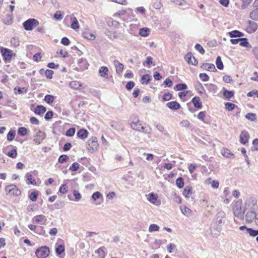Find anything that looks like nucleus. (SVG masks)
<instances>
[{
	"instance_id": "obj_55",
	"label": "nucleus",
	"mask_w": 258,
	"mask_h": 258,
	"mask_svg": "<svg viewBox=\"0 0 258 258\" xmlns=\"http://www.w3.org/2000/svg\"><path fill=\"white\" fill-rule=\"evenodd\" d=\"M80 167V164L77 162H75L70 167L69 170L71 171H76Z\"/></svg>"
},
{
	"instance_id": "obj_38",
	"label": "nucleus",
	"mask_w": 258,
	"mask_h": 258,
	"mask_svg": "<svg viewBox=\"0 0 258 258\" xmlns=\"http://www.w3.org/2000/svg\"><path fill=\"white\" fill-rule=\"evenodd\" d=\"M216 64L218 69L222 70L223 69L224 66L220 56H219L217 57Z\"/></svg>"
},
{
	"instance_id": "obj_20",
	"label": "nucleus",
	"mask_w": 258,
	"mask_h": 258,
	"mask_svg": "<svg viewBox=\"0 0 258 258\" xmlns=\"http://www.w3.org/2000/svg\"><path fill=\"white\" fill-rule=\"evenodd\" d=\"M167 106L170 109L176 110L180 108L179 103L176 101H171L167 103Z\"/></svg>"
},
{
	"instance_id": "obj_5",
	"label": "nucleus",
	"mask_w": 258,
	"mask_h": 258,
	"mask_svg": "<svg viewBox=\"0 0 258 258\" xmlns=\"http://www.w3.org/2000/svg\"><path fill=\"white\" fill-rule=\"evenodd\" d=\"M39 25V21L34 18L29 19L23 23V26L26 31H31Z\"/></svg>"
},
{
	"instance_id": "obj_58",
	"label": "nucleus",
	"mask_w": 258,
	"mask_h": 258,
	"mask_svg": "<svg viewBox=\"0 0 258 258\" xmlns=\"http://www.w3.org/2000/svg\"><path fill=\"white\" fill-rule=\"evenodd\" d=\"M105 33L110 39L113 40L114 39L115 31L112 32L110 30H106Z\"/></svg>"
},
{
	"instance_id": "obj_7",
	"label": "nucleus",
	"mask_w": 258,
	"mask_h": 258,
	"mask_svg": "<svg viewBox=\"0 0 258 258\" xmlns=\"http://www.w3.org/2000/svg\"><path fill=\"white\" fill-rule=\"evenodd\" d=\"M7 195L11 196H18L21 194V190L14 184H10L5 188Z\"/></svg>"
},
{
	"instance_id": "obj_24",
	"label": "nucleus",
	"mask_w": 258,
	"mask_h": 258,
	"mask_svg": "<svg viewBox=\"0 0 258 258\" xmlns=\"http://www.w3.org/2000/svg\"><path fill=\"white\" fill-rule=\"evenodd\" d=\"M88 132L85 129L80 130L77 133L78 137L82 140H85L88 137Z\"/></svg>"
},
{
	"instance_id": "obj_60",
	"label": "nucleus",
	"mask_w": 258,
	"mask_h": 258,
	"mask_svg": "<svg viewBox=\"0 0 258 258\" xmlns=\"http://www.w3.org/2000/svg\"><path fill=\"white\" fill-rule=\"evenodd\" d=\"M75 133V128H70L66 132V135L68 137H72L74 135Z\"/></svg>"
},
{
	"instance_id": "obj_23",
	"label": "nucleus",
	"mask_w": 258,
	"mask_h": 258,
	"mask_svg": "<svg viewBox=\"0 0 258 258\" xmlns=\"http://www.w3.org/2000/svg\"><path fill=\"white\" fill-rule=\"evenodd\" d=\"M46 111L45 107L42 105H37L34 109V112L35 114L41 115L44 113Z\"/></svg>"
},
{
	"instance_id": "obj_12",
	"label": "nucleus",
	"mask_w": 258,
	"mask_h": 258,
	"mask_svg": "<svg viewBox=\"0 0 258 258\" xmlns=\"http://www.w3.org/2000/svg\"><path fill=\"white\" fill-rule=\"evenodd\" d=\"M46 136L44 132L39 131L37 133V134L34 137L33 141L36 144H40L43 141V140L45 138Z\"/></svg>"
},
{
	"instance_id": "obj_11",
	"label": "nucleus",
	"mask_w": 258,
	"mask_h": 258,
	"mask_svg": "<svg viewBox=\"0 0 258 258\" xmlns=\"http://www.w3.org/2000/svg\"><path fill=\"white\" fill-rule=\"evenodd\" d=\"M257 29V25L256 23L251 21H248L246 27V31L247 33L251 34L254 32Z\"/></svg>"
},
{
	"instance_id": "obj_42",
	"label": "nucleus",
	"mask_w": 258,
	"mask_h": 258,
	"mask_svg": "<svg viewBox=\"0 0 258 258\" xmlns=\"http://www.w3.org/2000/svg\"><path fill=\"white\" fill-rule=\"evenodd\" d=\"M15 131L14 130H11L7 135V140L9 141H13L15 137Z\"/></svg>"
},
{
	"instance_id": "obj_36",
	"label": "nucleus",
	"mask_w": 258,
	"mask_h": 258,
	"mask_svg": "<svg viewBox=\"0 0 258 258\" xmlns=\"http://www.w3.org/2000/svg\"><path fill=\"white\" fill-rule=\"evenodd\" d=\"M151 79V76L149 75H145L142 77L141 83L142 84H147Z\"/></svg>"
},
{
	"instance_id": "obj_52",
	"label": "nucleus",
	"mask_w": 258,
	"mask_h": 258,
	"mask_svg": "<svg viewBox=\"0 0 258 258\" xmlns=\"http://www.w3.org/2000/svg\"><path fill=\"white\" fill-rule=\"evenodd\" d=\"M225 108L228 111H232L235 107V105L233 103L227 102L225 104Z\"/></svg>"
},
{
	"instance_id": "obj_53",
	"label": "nucleus",
	"mask_w": 258,
	"mask_h": 258,
	"mask_svg": "<svg viewBox=\"0 0 258 258\" xmlns=\"http://www.w3.org/2000/svg\"><path fill=\"white\" fill-rule=\"evenodd\" d=\"M246 118L251 121H254L256 119V114L253 113H248L245 116Z\"/></svg>"
},
{
	"instance_id": "obj_41",
	"label": "nucleus",
	"mask_w": 258,
	"mask_h": 258,
	"mask_svg": "<svg viewBox=\"0 0 258 258\" xmlns=\"http://www.w3.org/2000/svg\"><path fill=\"white\" fill-rule=\"evenodd\" d=\"M54 97L51 95H46L44 99V100L48 104L52 103L54 101Z\"/></svg>"
},
{
	"instance_id": "obj_49",
	"label": "nucleus",
	"mask_w": 258,
	"mask_h": 258,
	"mask_svg": "<svg viewBox=\"0 0 258 258\" xmlns=\"http://www.w3.org/2000/svg\"><path fill=\"white\" fill-rule=\"evenodd\" d=\"M69 159V157L66 155H62L59 156L58 161L60 163H63L67 162Z\"/></svg>"
},
{
	"instance_id": "obj_34",
	"label": "nucleus",
	"mask_w": 258,
	"mask_h": 258,
	"mask_svg": "<svg viewBox=\"0 0 258 258\" xmlns=\"http://www.w3.org/2000/svg\"><path fill=\"white\" fill-rule=\"evenodd\" d=\"M150 29L147 28H143L140 30L139 34L142 37H147L150 34Z\"/></svg>"
},
{
	"instance_id": "obj_50",
	"label": "nucleus",
	"mask_w": 258,
	"mask_h": 258,
	"mask_svg": "<svg viewBox=\"0 0 258 258\" xmlns=\"http://www.w3.org/2000/svg\"><path fill=\"white\" fill-rule=\"evenodd\" d=\"M176 184L179 188L183 187L184 182L183 178L181 177L178 178L176 180Z\"/></svg>"
},
{
	"instance_id": "obj_19",
	"label": "nucleus",
	"mask_w": 258,
	"mask_h": 258,
	"mask_svg": "<svg viewBox=\"0 0 258 258\" xmlns=\"http://www.w3.org/2000/svg\"><path fill=\"white\" fill-rule=\"evenodd\" d=\"M158 198L157 194L151 192L148 195L147 200L152 204L157 205V200Z\"/></svg>"
},
{
	"instance_id": "obj_29",
	"label": "nucleus",
	"mask_w": 258,
	"mask_h": 258,
	"mask_svg": "<svg viewBox=\"0 0 258 258\" xmlns=\"http://www.w3.org/2000/svg\"><path fill=\"white\" fill-rule=\"evenodd\" d=\"M70 86L73 89H80L82 86L81 83L77 81H73L70 83Z\"/></svg>"
},
{
	"instance_id": "obj_6",
	"label": "nucleus",
	"mask_w": 258,
	"mask_h": 258,
	"mask_svg": "<svg viewBox=\"0 0 258 258\" xmlns=\"http://www.w3.org/2000/svg\"><path fill=\"white\" fill-rule=\"evenodd\" d=\"M49 248L46 246H41L37 249L35 251L36 255L38 258H46L49 255Z\"/></svg>"
},
{
	"instance_id": "obj_63",
	"label": "nucleus",
	"mask_w": 258,
	"mask_h": 258,
	"mask_svg": "<svg viewBox=\"0 0 258 258\" xmlns=\"http://www.w3.org/2000/svg\"><path fill=\"white\" fill-rule=\"evenodd\" d=\"M101 196L102 195L100 192H99V191H96L92 195V199L94 201H96L97 199H99Z\"/></svg>"
},
{
	"instance_id": "obj_8",
	"label": "nucleus",
	"mask_w": 258,
	"mask_h": 258,
	"mask_svg": "<svg viewBox=\"0 0 258 258\" xmlns=\"http://www.w3.org/2000/svg\"><path fill=\"white\" fill-rule=\"evenodd\" d=\"M257 214L254 210L248 211L245 216V220L246 224L253 223L256 219Z\"/></svg>"
},
{
	"instance_id": "obj_39",
	"label": "nucleus",
	"mask_w": 258,
	"mask_h": 258,
	"mask_svg": "<svg viewBox=\"0 0 258 258\" xmlns=\"http://www.w3.org/2000/svg\"><path fill=\"white\" fill-rule=\"evenodd\" d=\"M65 250L64 246L63 245H59L55 248V252L57 255L62 253Z\"/></svg>"
},
{
	"instance_id": "obj_45",
	"label": "nucleus",
	"mask_w": 258,
	"mask_h": 258,
	"mask_svg": "<svg viewBox=\"0 0 258 258\" xmlns=\"http://www.w3.org/2000/svg\"><path fill=\"white\" fill-rule=\"evenodd\" d=\"M11 43L14 46L17 47L20 45V41L18 37H14L11 40Z\"/></svg>"
},
{
	"instance_id": "obj_9",
	"label": "nucleus",
	"mask_w": 258,
	"mask_h": 258,
	"mask_svg": "<svg viewBox=\"0 0 258 258\" xmlns=\"http://www.w3.org/2000/svg\"><path fill=\"white\" fill-rule=\"evenodd\" d=\"M1 52L5 61H10L15 54L11 49L1 47Z\"/></svg>"
},
{
	"instance_id": "obj_4",
	"label": "nucleus",
	"mask_w": 258,
	"mask_h": 258,
	"mask_svg": "<svg viewBox=\"0 0 258 258\" xmlns=\"http://www.w3.org/2000/svg\"><path fill=\"white\" fill-rule=\"evenodd\" d=\"M99 144L96 137H91L87 142V148L90 153H94L98 150Z\"/></svg>"
},
{
	"instance_id": "obj_17",
	"label": "nucleus",
	"mask_w": 258,
	"mask_h": 258,
	"mask_svg": "<svg viewBox=\"0 0 258 258\" xmlns=\"http://www.w3.org/2000/svg\"><path fill=\"white\" fill-rule=\"evenodd\" d=\"M222 228L216 226H214V224H212L211 226V234L213 236L217 237L219 236Z\"/></svg>"
},
{
	"instance_id": "obj_30",
	"label": "nucleus",
	"mask_w": 258,
	"mask_h": 258,
	"mask_svg": "<svg viewBox=\"0 0 258 258\" xmlns=\"http://www.w3.org/2000/svg\"><path fill=\"white\" fill-rule=\"evenodd\" d=\"M202 67L204 69L211 72H215L216 70L214 64L212 63H204Z\"/></svg>"
},
{
	"instance_id": "obj_28",
	"label": "nucleus",
	"mask_w": 258,
	"mask_h": 258,
	"mask_svg": "<svg viewBox=\"0 0 258 258\" xmlns=\"http://www.w3.org/2000/svg\"><path fill=\"white\" fill-rule=\"evenodd\" d=\"M71 21L72 22L71 27L73 29L76 30L79 28V22L76 17H72L71 18Z\"/></svg>"
},
{
	"instance_id": "obj_40",
	"label": "nucleus",
	"mask_w": 258,
	"mask_h": 258,
	"mask_svg": "<svg viewBox=\"0 0 258 258\" xmlns=\"http://www.w3.org/2000/svg\"><path fill=\"white\" fill-rule=\"evenodd\" d=\"M95 252L98 254V258H105V252L103 248H99L97 250H96Z\"/></svg>"
},
{
	"instance_id": "obj_18",
	"label": "nucleus",
	"mask_w": 258,
	"mask_h": 258,
	"mask_svg": "<svg viewBox=\"0 0 258 258\" xmlns=\"http://www.w3.org/2000/svg\"><path fill=\"white\" fill-rule=\"evenodd\" d=\"M249 137L248 132L245 131H243L241 132L240 134L239 141L242 144H245L248 142Z\"/></svg>"
},
{
	"instance_id": "obj_37",
	"label": "nucleus",
	"mask_w": 258,
	"mask_h": 258,
	"mask_svg": "<svg viewBox=\"0 0 258 258\" xmlns=\"http://www.w3.org/2000/svg\"><path fill=\"white\" fill-rule=\"evenodd\" d=\"M45 219V216L43 215H37V216H35L33 219V220L34 222L36 223H39L42 221H43Z\"/></svg>"
},
{
	"instance_id": "obj_35",
	"label": "nucleus",
	"mask_w": 258,
	"mask_h": 258,
	"mask_svg": "<svg viewBox=\"0 0 258 258\" xmlns=\"http://www.w3.org/2000/svg\"><path fill=\"white\" fill-rule=\"evenodd\" d=\"M249 17L253 20H258V8L250 13Z\"/></svg>"
},
{
	"instance_id": "obj_59",
	"label": "nucleus",
	"mask_w": 258,
	"mask_h": 258,
	"mask_svg": "<svg viewBox=\"0 0 258 258\" xmlns=\"http://www.w3.org/2000/svg\"><path fill=\"white\" fill-rule=\"evenodd\" d=\"M54 18L56 20H62L63 18V15L62 13L60 11H57L54 15Z\"/></svg>"
},
{
	"instance_id": "obj_31",
	"label": "nucleus",
	"mask_w": 258,
	"mask_h": 258,
	"mask_svg": "<svg viewBox=\"0 0 258 258\" xmlns=\"http://www.w3.org/2000/svg\"><path fill=\"white\" fill-rule=\"evenodd\" d=\"M108 69L106 67H102L99 70V73L101 77L107 78Z\"/></svg>"
},
{
	"instance_id": "obj_54",
	"label": "nucleus",
	"mask_w": 258,
	"mask_h": 258,
	"mask_svg": "<svg viewBox=\"0 0 258 258\" xmlns=\"http://www.w3.org/2000/svg\"><path fill=\"white\" fill-rule=\"evenodd\" d=\"M14 91L15 94L18 93L19 94L27 93V90L25 88H15Z\"/></svg>"
},
{
	"instance_id": "obj_21",
	"label": "nucleus",
	"mask_w": 258,
	"mask_h": 258,
	"mask_svg": "<svg viewBox=\"0 0 258 258\" xmlns=\"http://www.w3.org/2000/svg\"><path fill=\"white\" fill-rule=\"evenodd\" d=\"M25 177L26 178V182L28 184H32L34 185L36 184L35 179L33 177V176L31 173H27L25 174Z\"/></svg>"
},
{
	"instance_id": "obj_10",
	"label": "nucleus",
	"mask_w": 258,
	"mask_h": 258,
	"mask_svg": "<svg viewBox=\"0 0 258 258\" xmlns=\"http://www.w3.org/2000/svg\"><path fill=\"white\" fill-rule=\"evenodd\" d=\"M78 63L79 64V67L76 68V70L77 71H83L88 69L89 64L87 63L86 59L83 58H80L78 60Z\"/></svg>"
},
{
	"instance_id": "obj_32",
	"label": "nucleus",
	"mask_w": 258,
	"mask_h": 258,
	"mask_svg": "<svg viewBox=\"0 0 258 258\" xmlns=\"http://www.w3.org/2000/svg\"><path fill=\"white\" fill-rule=\"evenodd\" d=\"M239 45L241 46L245 47L246 48H251V46L249 44V43L248 42V40L246 38H240V41L239 42Z\"/></svg>"
},
{
	"instance_id": "obj_27",
	"label": "nucleus",
	"mask_w": 258,
	"mask_h": 258,
	"mask_svg": "<svg viewBox=\"0 0 258 258\" xmlns=\"http://www.w3.org/2000/svg\"><path fill=\"white\" fill-rule=\"evenodd\" d=\"M192 102L194 105V106L197 108H202V102L199 97H195L192 99Z\"/></svg>"
},
{
	"instance_id": "obj_47",
	"label": "nucleus",
	"mask_w": 258,
	"mask_h": 258,
	"mask_svg": "<svg viewBox=\"0 0 258 258\" xmlns=\"http://www.w3.org/2000/svg\"><path fill=\"white\" fill-rule=\"evenodd\" d=\"M7 155L12 158H16L17 156V152L16 149H13L7 154Z\"/></svg>"
},
{
	"instance_id": "obj_46",
	"label": "nucleus",
	"mask_w": 258,
	"mask_h": 258,
	"mask_svg": "<svg viewBox=\"0 0 258 258\" xmlns=\"http://www.w3.org/2000/svg\"><path fill=\"white\" fill-rule=\"evenodd\" d=\"M73 192L74 196L75 197V198L74 201L76 202L80 201L82 198V196L81 194L79 192V191L76 190H74Z\"/></svg>"
},
{
	"instance_id": "obj_15",
	"label": "nucleus",
	"mask_w": 258,
	"mask_h": 258,
	"mask_svg": "<svg viewBox=\"0 0 258 258\" xmlns=\"http://www.w3.org/2000/svg\"><path fill=\"white\" fill-rule=\"evenodd\" d=\"M82 36L86 39L90 40H94L96 38V35L92 32L86 30L82 33Z\"/></svg>"
},
{
	"instance_id": "obj_57",
	"label": "nucleus",
	"mask_w": 258,
	"mask_h": 258,
	"mask_svg": "<svg viewBox=\"0 0 258 258\" xmlns=\"http://www.w3.org/2000/svg\"><path fill=\"white\" fill-rule=\"evenodd\" d=\"M233 95H234L233 93L230 91L225 90L223 92L224 96L228 99L231 98L233 96Z\"/></svg>"
},
{
	"instance_id": "obj_48",
	"label": "nucleus",
	"mask_w": 258,
	"mask_h": 258,
	"mask_svg": "<svg viewBox=\"0 0 258 258\" xmlns=\"http://www.w3.org/2000/svg\"><path fill=\"white\" fill-rule=\"evenodd\" d=\"M191 194V187L189 186H186L184 188L183 191V195L186 197L188 198L189 195Z\"/></svg>"
},
{
	"instance_id": "obj_16",
	"label": "nucleus",
	"mask_w": 258,
	"mask_h": 258,
	"mask_svg": "<svg viewBox=\"0 0 258 258\" xmlns=\"http://www.w3.org/2000/svg\"><path fill=\"white\" fill-rule=\"evenodd\" d=\"M185 59L188 64H191L194 66L198 64V60L192 55L191 52H189L186 54L185 56Z\"/></svg>"
},
{
	"instance_id": "obj_26",
	"label": "nucleus",
	"mask_w": 258,
	"mask_h": 258,
	"mask_svg": "<svg viewBox=\"0 0 258 258\" xmlns=\"http://www.w3.org/2000/svg\"><path fill=\"white\" fill-rule=\"evenodd\" d=\"M229 35L231 38L241 37L244 36V34L238 30H233L229 32Z\"/></svg>"
},
{
	"instance_id": "obj_14",
	"label": "nucleus",
	"mask_w": 258,
	"mask_h": 258,
	"mask_svg": "<svg viewBox=\"0 0 258 258\" xmlns=\"http://www.w3.org/2000/svg\"><path fill=\"white\" fill-rule=\"evenodd\" d=\"M239 229L242 231L246 230L247 233L251 237H255L258 235V230H255L250 228H247L245 226H241L239 227Z\"/></svg>"
},
{
	"instance_id": "obj_51",
	"label": "nucleus",
	"mask_w": 258,
	"mask_h": 258,
	"mask_svg": "<svg viewBox=\"0 0 258 258\" xmlns=\"http://www.w3.org/2000/svg\"><path fill=\"white\" fill-rule=\"evenodd\" d=\"M27 129L24 127H20L18 131V134L21 136H24L27 135Z\"/></svg>"
},
{
	"instance_id": "obj_62",
	"label": "nucleus",
	"mask_w": 258,
	"mask_h": 258,
	"mask_svg": "<svg viewBox=\"0 0 258 258\" xmlns=\"http://www.w3.org/2000/svg\"><path fill=\"white\" fill-rule=\"evenodd\" d=\"M199 77L203 81H208L209 80V76L205 73L200 74Z\"/></svg>"
},
{
	"instance_id": "obj_61",
	"label": "nucleus",
	"mask_w": 258,
	"mask_h": 258,
	"mask_svg": "<svg viewBox=\"0 0 258 258\" xmlns=\"http://www.w3.org/2000/svg\"><path fill=\"white\" fill-rule=\"evenodd\" d=\"M206 116V112L201 111L199 112L198 115V118L199 119L202 120L203 122H205L204 118Z\"/></svg>"
},
{
	"instance_id": "obj_1",
	"label": "nucleus",
	"mask_w": 258,
	"mask_h": 258,
	"mask_svg": "<svg viewBox=\"0 0 258 258\" xmlns=\"http://www.w3.org/2000/svg\"><path fill=\"white\" fill-rule=\"evenodd\" d=\"M131 127L136 131H139L145 134H150L151 128L150 126L144 124L138 118H135L131 123Z\"/></svg>"
},
{
	"instance_id": "obj_56",
	"label": "nucleus",
	"mask_w": 258,
	"mask_h": 258,
	"mask_svg": "<svg viewBox=\"0 0 258 258\" xmlns=\"http://www.w3.org/2000/svg\"><path fill=\"white\" fill-rule=\"evenodd\" d=\"M175 88L177 91L184 90L187 88V86L185 84H178L176 86Z\"/></svg>"
},
{
	"instance_id": "obj_43",
	"label": "nucleus",
	"mask_w": 258,
	"mask_h": 258,
	"mask_svg": "<svg viewBox=\"0 0 258 258\" xmlns=\"http://www.w3.org/2000/svg\"><path fill=\"white\" fill-rule=\"evenodd\" d=\"M38 196V191H35L32 192L29 195V199L33 202H35L37 200V197Z\"/></svg>"
},
{
	"instance_id": "obj_44",
	"label": "nucleus",
	"mask_w": 258,
	"mask_h": 258,
	"mask_svg": "<svg viewBox=\"0 0 258 258\" xmlns=\"http://www.w3.org/2000/svg\"><path fill=\"white\" fill-rule=\"evenodd\" d=\"M159 226L156 224H151L149 228V231L152 232L154 231H158L159 230Z\"/></svg>"
},
{
	"instance_id": "obj_22",
	"label": "nucleus",
	"mask_w": 258,
	"mask_h": 258,
	"mask_svg": "<svg viewBox=\"0 0 258 258\" xmlns=\"http://www.w3.org/2000/svg\"><path fill=\"white\" fill-rule=\"evenodd\" d=\"M113 64L115 67L116 73L118 74H120L123 70L124 66L123 64L116 60L114 61Z\"/></svg>"
},
{
	"instance_id": "obj_13",
	"label": "nucleus",
	"mask_w": 258,
	"mask_h": 258,
	"mask_svg": "<svg viewBox=\"0 0 258 258\" xmlns=\"http://www.w3.org/2000/svg\"><path fill=\"white\" fill-rule=\"evenodd\" d=\"M257 200L253 197L247 198L245 201V208H252L257 204Z\"/></svg>"
},
{
	"instance_id": "obj_2",
	"label": "nucleus",
	"mask_w": 258,
	"mask_h": 258,
	"mask_svg": "<svg viewBox=\"0 0 258 258\" xmlns=\"http://www.w3.org/2000/svg\"><path fill=\"white\" fill-rule=\"evenodd\" d=\"M242 202L241 200H237L234 202L232 208L234 216L239 219L243 218L245 213V209L244 211L242 210Z\"/></svg>"
},
{
	"instance_id": "obj_64",
	"label": "nucleus",
	"mask_w": 258,
	"mask_h": 258,
	"mask_svg": "<svg viewBox=\"0 0 258 258\" xmlns=\"http://www.w3.org/2000/svg\"><path fill=\"white\" fill-rule=\"evenodd\" d=\"M195 48L201 54L205 53V50L203 47L199 44H197L195 46Z\"/></svg>"
},
{
	"instance_id": "obj_33",
	"label": "nucleus",
	"mask_w": 258,
	"mask_h": 258,
	"mask_svg": "<svg viewBox=\"0 0 258 258\" xmlns=\"http://www.w3.org/2000/svg\"><path fill=\"white\" fill-rule=\"evenodd\" d=\"M222 155L227 158H233L234 154L231 152V151L227 149H223L221 151Z\"/></svg>"
},
{
	"instance_id": "obj_3",
	"label": "nucleus",
	"mask_w": 258,
	"mask_h": 258,
	"mask_svg": "<svg viewBox=\"0 0 258 258\" xmlns=\"http://www.w3.org/2000/svg\"><path fill=\"white\" fill-rule=\"evenodd\" d=\"M225 220L226 214L224 211L221 210L217 213L215 219L212 224H214V226L222 228V225L225 223Z\"/></svg>"
},
{
	"instance_id": "obj_25",
	"label": "nucleus",
	"mask_w": 258,
	"mask_h": 258,
	"mask_svg": "<svg viewBox=\"0 0 258 258\" xmlns=\"http://www.w3.org/2000/svg\"><path fill=\"white\" fill-rule=\"evenodd\" d=\"M180 209L181 213L186 217H190L192 214V211L189 208L185 206L180 207Z\"/></svg>"
}]
</instances>
